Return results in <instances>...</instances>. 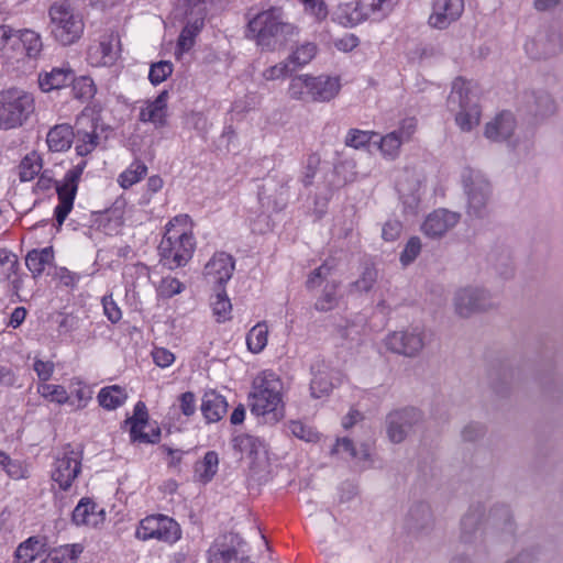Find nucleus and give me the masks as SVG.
<instances>
[{
  "instance_id": "nucleus-1",
  "label": "nucleus",
  "mask_w": 563,
  "mask_h": 563,
  "mask_svg": "<svg viewBox=\"0 0 563 563\" xmlns=\"http://www.w3.org/2000/svg\"><path fill=\"white\" fill-rule=\"evenodd\" d=\"M298 34V27L286 21L279 7H272L250 18L246 36L254 38L263 49L274 51L285 45Z\"/></svg>"
},
{
  "instance_id": "nucleus-2",
  "label": "nucleus",
  "mask_w": 563,
  "mask_h": 563,
  "mask_svg": "<svg viewBox=\"0 0 563 563\" xmlns=\"http://www.w3.org/2000/svg\"><path fill=\"white\" fill-rule=\"evenodd\" d=\"M283 383L271 371L257 375L249 395L251 412L265 418V422L275 423L284 417Z\"/></svg>"
},
{
  "instance_id": "nucleus-3",
  "label": "nucleus",
  "mask_w": 563,
  "mask_h": 563,
  "mask_svg": "<svg viewBox=\"0 0 563 563\" xmlns=\"http://www.w3.org/2000/svg\"><path fill=\"white\" fill-rule=\"evenodd\" d=\"M43 49L41 35L30 29L14 30L2 24V65L20 68L25 60L36 59Z\"/></svg>"
},
{
  "instance_id": "nucleus-4",
  "label": "nucleus",
  "mask_w": 563,
  "mask_h": 563,
  "mask_svg": "<svg viewBox=\"0 0 563 563\" xmlns=\"http://www.w3.org/2000/svg\"><path fill=\"white\" fill-rule=\"evenodd\" d=\"M48 16L51 35L62 46H70L84 35V18L73 0L54 1Z\"/></svg>"
},
{
  "instance_id": "nucleus-5",
  "label": "nucleus",
  "mask_w": 563,
  "mask_h": 563,
  "mask_svg": "<svg viewBox=\"0 0 563 563\" xmlns=\"http://www.w3.org/2000/svg\"><path fill=\"white\" fill-rule=\"evenodd\" d=\"M487 521L495 528L511 532L512 518L510 509L506 505H497L489 510L485 518V507L482 504L472 505L461 519L460 539L463 543L471 544L482 533L484 522Z\"/></svg>"
},
{
  "instance_id": "nucleus-6",
  "label": "nucleus",
  "mask_w": 563,
  "mask_h": 563,
  "mask_svg": "<svg viewBox=\"0 0 563 563\" xmlns=\"http://www.w3.org/2000/svg\"><path fill=\"white\" fill-rule=\"evenodd\" d=\"M448 109L454 113L455 122L464 132H470L479 123L481 109L472 81L456 78L448 97Z\"/></svg>"
},
{
  "instance_id": "nucleus-7",
  "label": "nucleus",
  "mask_w": 563,
  "mask_h": 563,
  "mask_svg": "<svg viewBox=\"0 0 563 563\" xmlns=\"http://www.w3.org/2000/svg\"><path fill=\"white\" fill-rule=\"evenodd\" d=\"M84 165H77L69 169L62 183L54 181L46 170L43 172L36 183V188L46 191L55 184L58 196V205L55 207L54 217L58 225H62L74 207V200L78 190V181L82 174Z\"/></svg>"
},
{
  "instance_id": "nucleus-8",
  "label": "nucleus",
  "mask_w": 563,
  "mask_h": 563,
  "mask_svg": "<svg viewBox=\"0 0 563 563\" xmlns=\"http://www.w3.org/2000/svg\"><path fill=\"white\" fill-rule=\"evenodd\" d=\"M462 184L466 196V214L472 219H484L489 214L492 185L477 169L465 168Z\"/></svg>"
},
{
  "instance_id": "nucleus-9",
  "label": "nucleus",
  "mask_w": 563,
  "mask_h": 563,
  "mask_svg": "<svg viewBox=\"0 0 563 563\" xmlns=\"http://www.w3.org/2000/svg\"><path fill=\"white\" fill-rule=\"evenodd\" d=\"M35 111L34 96L18 87L2 90V130L23 126Z\"/></svg>"
},
{
  "instance_id": "nucleus-10",
  "label": "nucleus",
  "mask_w": 563,
  "mask_h": 563,
  "mask_svg": "<svg viewBox=\"0 0 563 563\" xmlns=\"http://www.w3.org/2000/svg\"><path fill=\"white\" fill-rule=\"evenodd\" d=\"M517 110L530 123H540L556 112V102L548 90L532 88L519 95Z\"/></svg>"
},
{
  "instance_id": "nucleus-11",
  "label": "nucleus",
  "mask_w": 563,
  "mask_h": 563,
  "mask_svg": "<svg viewBox=\"0 0 563 563\" xmlns=\"http://www.w3.org/2000/svg\"><path fill=\"white\" fill-rule=\"evenodd\" d=\"M194 250V235L187 232L177 236L165 234L158 245L161 262L169 269L185 266L192 257Z\"/></svg>"
},
{
  "instance_id": "nucleus-12",
  "label": "nucleus",
  "mask_w": 563,
  "mask_h": 563,
  "mask_svg": "<svg viewBox=\"0 0 563 563\" xmlns=\"http://www.w3.org/2000/svg\"><path fill=\"white\" fill-rule=\"evenodd\" d=\"M423 420L422 412L415 407H405L390 411L385 419L386 433L390 442L401 443Z\"/></svg>"
},
{
  "instance_id": "nucleus-13",
  "label": "nucleus",
  "mask_w": 563,
  "mask_h": 563,
  "mask_svg": "<svg viewBox=\"0 0 563 563\" xmlns=\"http://www.w3.org/2000/svg\"><path fill=\"white\" fill-rule=\"evenodd\" d=\"M181 534L179 525L165 515H152L141 520L135 536L140 540L157 539L167 543L176 542Z\"/></svg>"
},
{
  "instance_id": "nucleus-14",
  "label": "nucleus",
  "mask_w": 563,
  "mask_h": 563,
  "mask_svg": "<svg viewBox=\"0 0 563 563\" xmlns=\"http://www.w3.org/2000/svg\"><path fill=\"white\" fill-rule=\"evenodd\" d=\"M526 53L533 59H547L563 52V29L549 25L525 44Z\"/></svg>"
},
{
  "instance_id": "nucleus-15",
  "label": "nucleus",
  "mask_w": 563,
  "mask_h": 563,
  "mask_svg": "<svg viewBox=\"0 0 563 563\" xmlns=\"http://www.w3.org/2000/svg\"><path fill=\"white\" fill-rule=\"evenodd\" d=\"M386 347L406 357H416L424 347V332L419 327L395 331L387 335Z\"/></svg>"
},
{
  "instance_id": "nucleus-16",
  "label": "nucleus",
  "mask_w": 563,
  "mask_h": 563,
  "mask_svg": "<svg viewBox=\"0 0 563 563\" xmlns=\"http://www.w3.org/2000/svg\"><path fill=\"white\" fill-rule=\"evenodd\" d=\"M454 306L459 316L467 318L475 312L493 308L494 303L488 290L468 286L455 292Z\"/></svg>"
},
{
  "instance_id": "nucleus-17",
  "label": "nucleus",
  "mask_w": 563,
  "mask_h": 563,
  "mask_svg": "<svg viewBox=\"0 0 563 563\" xmlns=\"http://www.w3.org/2000/svg\"><path fill=\"white\" fill-rule=\"evenodd\" d=\"M234 271L233 257L225 253H216L205 265L203 275L209 284L214 288H223L231 279Z\"/></svg>"
},
{
  "instance_id": "nucleus-18",
  "label": "nucleus",
  "mask_w": 563,
  "mask_h": 563,
  "mask_svg": "<svg viewBox=\"0 0 563 563\" xmlns=\"http://www.w3.org/2000/svg\"><path fill=\"white\" fill-rule=\"evenodd\" d=\"M81 471L80 459L74 451L64 452L62 457H57L52 471V479L62 490H68L73 482Z\"/></svg>"
},
{
  "instance_id": "nucleus-19",
  "label": "nucleus",
  "mask_w": 563,
  "mask_h": 563,
  "mask_svg": "<svg viewBox=\"0 0 563 563\" xmlns=\"http://www.w3.org/2000/svg\"><path fill=\"white\" fill-rule=\"evenodd\" d=\"M464 11V0H432V13L429 25L444 30L460 19Z\"/></svg>"
},
{
  "instance_id": "nucleus-20",
  "label": "nucleus",
  "mask_w": 563,
  "mask_h": 563,
  "mask_svg": "<svg viewBox=\"0 0 563 563\" xmlns=\"http://www.w3.org/2000/svg\"><path fill=\"white\" fill-rule=\"evenodd\" d=\"M461 219L460 213L448 209H438L431 212L422 223V232L431 238L443 236L449 230L454 228Z\"/></svg>"
},
{
  "instance_id": "nucleus-21",
  "label": "nucleus",
  "mask_w": 563,
  "mask_h": 563,
  "mask_svg": "<svg viewBox=\"0 0 563 563\" xmlns=\"http://www.w3.org/2000/svg\"><path fill=\"white\" fill-rule=\"evenodd\" d=\"M341 89L340 78L329 75H310L309 101L329 102L334 99Z\"/></svg>"
},
{
  "instance_id": "nucleus-22",
  "label": "nucleus",
  "mask_w": 563,
  "mask_h": 563,
  "mask_svg": "<svg viewBox=\"0 0 563 563\" xmlns=\"http://www.w3.org/2000/svg\"><path fill=\"white\" fill-rule=\"evenodd\" d=\"M310 373L312 376L310 382L311 397L319 399L329 396L334 387L329 365L322 360H317L311 364Z\"/></svg>"
},
{
  "instance_id": "nucleus-23",
  "label": "nucleus",
  "mask_w": 563,
  "mask_h": 563,
  "mask_svg": "<svg viewBox=\"0 0 563 563\" xmlns=\"http://www.w3.org/2000/svg\"><path fill=\"white\" fill-rule=\"evenodd\" d=\"M488 267L500 278L510 279L515 275L511 251L505 245H495L487 254Z\"/></svg>"
},
{
  "instance_id": "nucleus-24",
  "label": "nucleus",
  "mask_w": 563,
  "mask_h": 563,
  "mask_svg": "<svg viewBox=\"0 0 563 563\" xmlns=\"http://www.w3.org/2000/svg\"><path fill=\"white\" fill-rule=\"evenodd\" d=\"M74 81V70L69 66L53 67L38 74L37 82L43 92H51L68 87Z\"/></svg>"
},
{
  "instance_id": "nucleus-25",
  "label": "nucleus",
  "mask_w": 563,
  "mask_h": 563,
  "mask_svg": "<svg viewBox=\"0 0 563 563\" xmlns=\"http://www.w3.org/2000/svg\"><path fill=\"white\" fill-rule=\"evenodd\" d=\"M516 119L510 111H503L486 124L485 136L493 142L507 141L515 131Z\"/></svg>"
},
{
  "instance_id": "nucleus-26",
  "label": "nucleus",
  "mask_w": 563,
  "mask_h": 563,
  "mask_svg": "<svg viewBox=\"0 0 563 563\" xmlns=\"http://www.w3.org/2000/svg\"><path fill=\"white\" fill-rule=\"evenodd\" d=\"M433 523L430 506L420 501L413 504L405 518V527L410 533L428 531Z\"/></svg>"
},
{
  "instance_id": "nucleus-27",
  "label": "nucleus",
  "mask_w": 563,
  "mask_h": 563,
  "mask_svg": "<svg viewBox=\"0 0 563 563\" xmlns=\"http://www.w3.org/2000/svg\"><path fill=\"white\" fill-rule=\"evenodd\" d=\"M168 91L163 90L158 96L146 103V107L142 108L139 114V119L142 122H151L157 128H162L166 124V109H167Z\"/></svg>"
},
{
  "instance_id": "nucleus-28",
  "label": "nucleus",
  "mask_w": 563,
  "mask_h": 563,
  "mask_svg": "<svg viewBox=\"0 0 563 563\" xmlns=\"http://www.w3.org/2000/svg\"><path fill=\"white\" fill-rule=\"evenodd\" d=\"M201 413L207 423L220 421L228 411L225 398L214 390L206 391L201 400Z\"/></svg>"
},
{
  "instance_id": "nucleus-29",
  "label": "nucleus",
  "mask_w": 563,
  "mask_h": 563,
  "mask_svg": "<svg viewBox=\"0 0 563 563\" xmlns=\"http://www.w3.org/2000/svg\"><path fill=\"white\" fill-rule=\"evenodd\" d=\"M379 12L371 5H364L363 0L355 3H343L338 8V19L344 25L354 26L366 20L371 14Z\"/></svg>"
},
{
  "instance_id": "nucleus-30",
  "label": "nucleus",
  "mask_w": 563,
  "mask_h": 563,
  "mask_svg": "<svg viewBox=\"0 0 563 563\" xmlns=\"http://www.w3.org/2000/svg\"><path fill=\"white\" fill-rule=\"evenodd\" d=\"M2 273L7 272V280L9 286V291L11 292L12 301H21V297L19 295V290L21 288V277L18 274L19 262L18 256L11 252H5L2 249Z\"/></svg>"
},
{
  "instance_id": "nucleus-31",
  "label": "nucleus",
  "mask_w": 563,
  "mask_h": 563,
  "mask_svg": "<svg viewBox=\"0 0 563 563\" xmlns=\"http://www.w3.org/2000/svg\"><path fill=\"white\" fill-rule=\"evenodd\" d=\"M46 551V538L30 537L16 548L13 563H32Z\"/></svg>"
},
{
  "instance_id": "nucleus-32",
  "label": "nucleus",
  "mask_w": 563,
  "mask_h": 563,
  "mask_svg": "<svg viewBox=\"0 0 563 563\" xmlns=\"http://www.w3.org/2000/svg\"><path fill=\"white\" fill-rule=\"evenodd\" d=\"M74 140L71 125L67 123L53 126L46 136V143L52 152H65L70 148Z\"/></svg>"
},
{
  "instance_id": "nucleus-33",
  "label": "nucleus",
  "mask_w": 563,
  "mask_h": 563,
  "mask_svg": "<svg viewBox=\"0 0 563 563\" xmlns=\"http://www.w3.org/2000/svg\"><path fill=\"white\" fill-rule=\"evenodd\" d=\"M54 251L52 246L42 250H32L25 257V265L34 277L40 276L46 266L52 265Z\"/></svg>"
},
{
  "instance_id": "nucleus-34",
  "label": "nucleus",
  "mask_w": 563,
  "mask_h": 563,
  "mask_svg": "<svg viewBox=\"0 0 563 563\" xmlns=\"http://www.w3.org/2000/svg\"><path fill=\"white\" fill-rule=\"evenodd\" d=\"M378 279V271L374 263L364 262L362 265V271L356 280L349 285V291L351 294L354 292H368L373 289L374 285Z\"/></svg>"
},
{
  "instance_id": "nucleus-35",
  "label": "nucleus",
  "mask_w": 563,
  "mask_h": 563,
  "mask_svg": "<svg viewBox=\"0 0 563 563\" xmlns=\"http://www.w3.org/2000/svg\"><path fill=\"white\" fill-rule=\"evenodd\" d=\"M97 505L88 497L81 498L73 511V522L77 526H96L98 523V515L103 510L96 511Z\"/></svg>"
},
{
  "instance_id": "nucleus-36",
  "label": "nucleus",
  "mask_w": 563,
  "mask_h": 563,
  "mask_svg": "<svg viewBox=\"0 0 563 563\" xmlns=\"http://www.w3.org/2000/svg\"><path fill=\"white\" fill-rule=\"evenodd\" d=\"M84 548L79 543L66 544L47 550V556L42 563H76Z\"/></svg>"
},
{
  "instance_id": "nucleus-37",
  "label": "nucleus",
  "mask_w": 563,
  "mask_h": 563,
  "mask_svg": "<svg viewBox=\"0 0 563 563\" xmlns=\"http://www.w3.org/2000/svg\"><path fill=\"white\" fill-rule=\"evenodd\" d=\"M97 398L102 408L107 410H114L124 404L128 395L122 387L112 385L101 388Z\"/></svg>"
},
{
  "instance_id": "nucleus-38",
  "label": "nucleus",
  "mask_w": 563,
  "mask_h": 563,
  "mask_svg": "<svg viewBox=\"0 0 563 563\" xmlns=\"http://www.w3.org/2000/svg\"><path fill=\"white\" fill-rule=\"evenodd\" d=\"M339 287H340V282H336V280L327 282V284L322 290V294L314 302V308L318 311H323V312L334 309L338 306L339 299H340V297L338 295Z\"/></svg>"
},
{
  "instance_id": "nucleus-39",
  "label": "nucleus",
  "mask_w": 563,
  "mask_h": 563,
  "mask_svg": "<svg viewBox=\"0 0 563 563\" xmlns=\"http://www.w3.org/2000/svg\"><path fill=\"white\" fill-rule=\"evenodd\" d=\"M544 558V548L540 544H531L516 552L505 563H540Z\"/></svg>"
},
{
  "instance_id": "nucleus-40",
  "label": "nucleus",
  "mask_w": 563,
  "mask_h": 563,
  "mask_svg": "<svg viewBox=\"0 0 563 563\" xmlns=\"http://www.w3.org/2000/svg\"><path fill=\"white\" fill-rule=\"evenodd\" d=\"M42 170V158L36 152L27 154L19 165L21 181L32 180Z\"/></svg>"
},
{
  "instance_id": "nucleus-41",
  "label": "nucleus",
  "mask_w": 563,
  "mask_h": 563,
  "mask_svg": "<svg viewBox=\"0 0 563 563\" xmlns=\"http://www.w3.org/2000/svg\"><path fill=\"white\" fill-rule=\"evenodd\" d=\"M317 45L312 42H305L297 46L295 51L288 56V62L292 66L294 70L302 67L311 62L316 56Z\"/></svg>"
},
{
  "instance_id": "nucleus-42",
  "label": "nucleus",
  "mask_w": 563,
  "mask_h": 563,
  "mask_svg": "<svg viewBox=\"0 0 563 563\" xmlns=\"http://www.w3.org/2000/svg\"><path fill=\"white\" fill-rule=\"evenodd\" d=\"M268 329L265 322H258L246 335L247 349L252 353H260L267 344Z\"/></svg>"
},
{
  "instance_id": "nucleus-43",
  "label": "nucleus",
  "mask_w": 563,
  "mask_h": 563,
  "mask_svg": "<svg viewBox=\"0 0 563 563\" xmlns=\"http://www.w3.org/2000/svg\"><path fill=\"white\" fill-rule=\"evenodd\" d=\"M219 457L214 451H208L202 461L196 463V473L199 474L200 481L210 482L218 472Z\"/></svg>"
},
{
  "instance_id": "nucleus-44",
  "label": "nucleus",
  "mask_w": 563,
  "mask_h": 563,
  "mask_svg": "<svg viewBox=\"0 0 563 563\" xmlns=\"http://www.w3.org/2000/svg\"><path fill=\"white\" fill-rule=\"evenodd\" d=\"M148 422V412L143 401H137L133 409V415L125 419L124 423L130 426L131 440L142 431Z\"/></svg>"
},
{
  "instance_id": "nucleus-45",
  "label": "nucleus",
  "mask_w": 563,
  "mask_h": 563,
  "mask_svg": "<svg viewBox=\"0 0 563 563\" xmlns=\"http://www.w3.org/2000/svg\"><path fill=\"white\" fill-rule=\"evenodd\" d=\"M146 165L141 161H135L119 176L118 181L122 188L128 189L139 183L146 175Z\"/></svg>"
},
{
  "instance_id": "nucleus-46",
  "label": "nucleus",
  "mask_w": 563,
  "mask_h": 563,
  "mask_svg": "<svg viewBox=\"0 0 563 563\" xmlns=\"http://www.w3.org/2000/svg\"><path fill=\"white\" fill-rule=\"evenodd\" d=\"M216 298L211 302L214 316L218 322L227 321L231 318L232 305L224 288H214Z\"/></svg>"
},
{
  "instance_id": "nucleus-47",
  "label": "nucleus",
  "mask_w": 563,
  "mask_h": 563,
  "mask_svg": "<svg viewBox=\"0 0 563 563\" xmlns=\"http://www.w3.org/2000/svg\"><path fill=\"white\" fill-rule=\"evenodd\" d=\"M310 75H298L291 78L288 87V96L292 100L309 101Z\"/></svg>"
},
{
  "instance_id": "nucleus-48",
  "label": "nucleus",
  "mask_w": 563,
  "mask_h": 563,
  "mask_svg": "<svg viewBox=\"0 0 563 563\" xmlns=\"http://www.w3.org/2000/svg\"><path fill=\"white\" fill-rule=\"evenodd\" d=\"M71 96L79 100H88L96 93V87L91 78L86 76L76 77L70 81Z\"/></svg>"
},
{
  "instance_id": "nucleus-49",
  "label": "nucleus",
  "mask_w": 563,
  "mask_h": 563,
  "mask_svg": "<svg viewBox=\"0 0 563 563\" xmlns=\"http://www.w3.org/2000/svg\"><path fill=\"white\" fill-rule=\"evenodd\" d=\"M514 378H515V371L511 367H508V366L500 367L492 375V385H493L494 390L497 394L504 396L508 391Z\"/></svg>"
},
{
  "instance_id": "nucleus-50",
  "label": "nucleus",
  "mask_w": 563,
  "mask_h": 563,
  "mask_svg": "<svg viewBox=\"0 0 563 563\" xmlns=\"http://www.w3.org/2000/svg\"><path fill=\"white\" fill-rule=\"evenodd\" d=\"M333 269L334 264L325 261L309 274L306 282V287L309 290L320 287L324 282H328V277L331 275Z\"/></svg>"
},
{
  "instance_id": "nucleus-51",
  "label": "nucleus",
  "mask_w": 563,
  "mask_h": 563,
  "mask_svg": "<svg viewBox=\"0 0 563 563\" xmlns=\"http://www.w3.org/2000/svg\"><path fill=\"white\" fill-rule=\"evenodd\" d=\"M209 563H253L249 556H239L235 549L210 550Z\"/></svg>"
},
{
  "instance_id": "nucleus-52",
  "label": "nucleus",
  "mask_w": 563,
  "mask_h": 563,
  "mask_svg": "<svg viewBox=\"0 0 563 563\" xmlns=\"http://www.w3.org/2000/svg\"><path fill=\"white\" fill-rule=\"evenodd\" d=\"M174 66L169 60H159L151 65L148 79L156 86L166 80L173 73Z\"/></svg>"
},
{
  "instance_id": "nucleus-53",
  "label": "nucleus",
  "mask_w": 563,
  "mask_h": 563,
  "mask_svg": "<svg viewBox=\"0 0 563 563\" xmlns=\"http://www.w3.org/2000/svg\"><path fill=\"white\" fill-rule=\"evenodd\" d=\"M290 433L306 442H317L319 440V432L314 430V428L301 422V421H290L289 423Z\"/></svg>"
},
{
  "instance_id": "nucleus-54",
  "label": "nucleus",
  "mask_w": 563,
  "mask_h": 563,
  "mask_svg": "<svg viewBox=\"0 0 563 563\" xmlns=\"http://www.w3.org/2000/svg\"><path fill=\"white\" fill-rule=\"evenodd\" d=\"M233 449L240 453L253 455L257 453L258 440L250 434H239L232 440Z\"/></svg>"
},
{
  "instance_id": "nucleus-55",
  "label": "nucleus",
  "mask_w": 563,
  "mask_h": 563,
  "mask_svg": "<svg viewBox=\"0 0 563 563\" xmlns=\"http://www.w3.org/2000/svg\"><path fill=\"white\" fill-rule=\"evenodd\" d=\"M421 241L418 236H412L406 243L402 252L400 253L399 261L404 266L410 265L421 252Z\"/></svg>"
},
{
  "instance_id": "nucleus-56",
  "label": "nucleus",
  "mask_w": 563,
  "mask_h": 563,
  "mask_svg": "<svg viewBox=\"0 0 563 563\" xmlns=\"http://www.w3.org/2000/svg\"><path fill=\"white\" fill-rule=\"evenodd\" d=\"M320 156L318 154H310L303 165L302 176L300 181L305 187L312 185L313 178L318 172L320 165Z\"/></svg>"
},
{
  "instance_id": "nucleus-57",
  "label": "nucleus",
  "mask_w": 563,
  "mask_h": 563,
  "mask_svg": "<svg viewBox=\"0 0 563 563\" xmlns=\"http://www.w3.org/2000/svg\"><path fill=\"white\" fill-rule=\"evenodd\" d=\"M2 468L13 479L26 477L27 470L21 461L11 460L2 452Z\"/></svg>"
},
{
  "instance_id": "nucleus-58",
  "label": "nucleus",
  "mask_w": 563,
  "mask_h": 563,
  "mask_svg": "<svg viewBox=\"0 0 563 563\" xmlns=\"http://www.w3.org/2000/svg\"><path fill=\"white\" fill-rule=\"evenodd\" d=\"M402 143L398 134L393 131L382 137L379 148L384 155L395 157Z\"/></svg>"
},
{
  "instance_id": "nucleus-59",
  "label": "nucleus",
  "mask_w": 563,
  "mask_h": 563,
  "mask_svg": "<svg viewBox=\"0 0 563 563\" xmlns=\"http://www.w3.org/2000/svg\"><path fill=\"white\" fill-rule=\"evenodd\" d=\"M305 12L312 15L318 22L327 19L329 11L323 0H303Z\"/></svg>"
},
{
  "instance_id": "nucleus-60",
  "label": "nucleus",
  "mask_w": 563,
  "mask_h": 563,
  "mask_svg": "<svg viewBox=\"0 0 563 563\" xmlns=\"http://www.w3.org/2000/svg\"><path fill=\"white\" fill-rule=\"evenodd\" d=\"M103 313L111 323H118L122 319V311L113 300L112 295H106L101 299Z\"/></svg>"
},
{
  "instance_id": "nucleus-61",
  "label": "nucleus",
  "mask_w": 563,
  "mask_h": 563,
  "mask_svg": "<svg viewBox=\"0 0 563 563\" xmlns=\"http://www.w3.org/2000/svg\"><path fill=\"white\" fill-rule=\"evenodd\" d=\"M372 140V133L357 129H351L345 139V145L361 148L366 146Z\"/></svg>"
},
{
  "instance_id": "nucleus-62",
  "label": "nucleus",
  "mask_w": 563,
  "mask_h": 563,
  "mask_svg": "<svg viewBox=\"0 0 563 563\" xmlns=\"http://www.w3.org/2000/svg\"><path fill=\"white\" fill-rule=\"evenodd\" d=\"M486 433L484 424L478 422L467 423L461 431V437L464 442H476L482 439Z\"/></svg>"
},
{
  "instance_id": "nucleus-63",
  "label": "nucleus",
  "mask_w": 563,
  "mask_h": 563,
  "mask_svg": "<svg viewBox=\"0 0 563 563\" xmlns=\"http://www.w3.org/2000/svg\"><path fill=\"white\" fill-rule=\"evenodd\" d=\"M294 68L288 62H282L264 70L263 76L266 80H276L294 73Z\"/></svg>"
},
{
  "instance_id": "nucleus-64",
  "label": "nucleus",
  "mask_w": 563,
  "mask_h": 563,
  "mask_svg": "<svg viewBox=\"0 0 563 563\" xmlns=\"http://www.w3.org/2000/svg\"><path fill=\"white\" fill-rule=\"evenodd\" d=\"M398 191L400 194V199L402 201L405 211L407 213L415 214L420 202V196L415 189H412L409 194H406L402 184H399Z\"/></svg>"
}]
</instances>
